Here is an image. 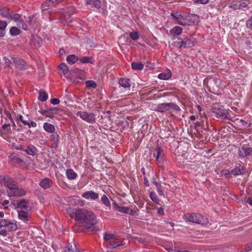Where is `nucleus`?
Instances as JSON below:
<instances>
[{
    "label": "nucleus",
    "instance_id": "nucleus-59",
    "mask_svg": "<svg viewBox=\"0 0 252 252\" xmlns=\"http://www.w3.org/2000/svg\"><path fill=\"white\" fill-rule=\"evenodd\" d=\"M5 114L6 115L7 117L10 120V122H13V119L10 113L7 111H6Z\"/></svg>",
    "mask_w": 252,
    "mask_h": 252
},
{
    "label": "nucleus",
    "instance_id": "nucleus-37",
    "mask_svg": "<svg viewBox=\"0 0 252 252\" xmlns=\"http://www.w3.org/2000/svg\"><path fill=\"white\" fill-rule=\"evenodd\" d=\"M241 150L243 151L246 157L249 156L252 153V147H247L245 145H243L241 147Z\"/></svg>",
    "mask_w": 252,
    "mask_h": 252
},
{
    "label": "nucleus",
    "instance_id": "nucleus-13",
    "mask_svg": "<svg viewBox=\"0 0 252 252\" xmlns=\"http://www.w3.org/2000/svg\"><path fill=\"white\" fill-rule=\"evenodd\" d=\"M119 84L120 87L124 88L126 90H129L131 86V81L129 79L121 78L119 80Z\"/></svg>",
    "mask_w": 252,
    "mask_h": 252
},
{
    "label": "nucleus",
    "instance_id": "nucleus-2",
    "mask_svg": "<svg viewBox=\"0 0 252 252\" xmlns=\"http://www.w3.org/2000/svg\"><path fill=\"white\" fill-rule=\"evenodd\" d=\"M170 15L176 24L183 26L189 25L191 18H194V20L198 19V16L196 15L191 14L190 16L186 13L178 11H172Z\"/></svg>",
    "mask_w": 252,
    "mask_h": 252
},
{
    "label": "nucleus",
    "instance_id": "nucleus-63",
    "mask_svg": "<svg viewBox=\"0 0 252 252\" xmlns=\"http://www.w3.org/2000/svg\"><path fill=\"white\" fill-rule=\"evenodd\" d=\"M38 112L40 113L43 115H44V116H46V114L48 113V109H45V110H39Z\"/></svg>",
    "mask_w": 252,
    "mask_h": 252
},
{
    "label": "nucleus",
    "instance_id": "nucleus-64",
    "mask_svg": "<svg viewBox=\"0 0 252 252\" xmlns=\"http://www.w3.org/2000/svg\"><path fill=\"white\" fill-rule=\"evenodd\" d=\"M160 186H158V188H157L158 191L160 195L162 196L164 195L163 191L162 190V189H160Z\"/></svg>",
    "mask_w": 252,
    "mask_h": 252
},
{
    "label": "nucleus",
    "instance_id": "nucleus-43",
    "mask_svg": "<svg viewBox=\"0 0 252 252\" xmlns=\"http://www.w3.org/2000/svg\"><path fill=\"white\" fill-rule=\"evenodd\" d=\"M230 8L234 9V10H237V9H240L238 0L236 2H232L229 6Z\"/></svg>",
    "mask_w": 252,
    "mask_h": 252
},
{
    "label": "nucleus",
    "instance_id": "nucleus-19",
    "mask_svg": "<svg viewBox=\"0 0 252 252\" xmlns=\"http://www.w3.org/2000/svg\"><path fill=\"white\" fill-rule=\"evenodd\" d=\"M154 155L156 158V159L159 162L163 161L164 154L163 150L161 148L158 147L156 149V153H154Z\"/></svg>",
    "mask_w": 252,
    "mask_h": 252
},
{
    "label": "nucleus",
    "instance_id": "nucleus-36",
    "mask_svg": "<svg viewBox=\"0 0 252 252\" xmlns=\"http://www.w3.org/2000/svg\"><path fill=\"white\" fill-rule=\"evenodd\" d=\"M59 69L62 71L63 74H66L69 71L68 67L65 63H62L59 65Z\"/></svg>",
    "mask_w": 252,
    "mask_h": 252
},
{
    "label": "nucleus",
    "instance_id": "nucleus-4",
    "mask_svg": "<svg viewBox=\"0 0 252 252\" xmlns=\"http://www.w3.org/2000/svg\"><path fill=\"white\" fill-rule=\"evenodd\" d=\"M75 114L88 123L94 124L96 121V115L93 113H88L87 111H77Z\"/></svg>",
    "mask_w": 252,
    "mask_h": 252
},
{
    "label": "nucleus",
    "instance_id": "nucleus-35",
    "mask_svg": "<svg viewBox=\"0 0 252 252\" xmlns=\"http://www.w3.org/2000/svg\"><path fill=\"white\" fill-rule=\"evenodd\" d=\"M102 203L107 207L110 208L111 203L110 202L105 194H103L101 198Z\"/></svg>",
    "mask_w": 252,
    "mask_h": 252
},
{
    "label": "nucleus",
    "instance_id": "nucleus-49",
    "mask_svg": "<svg viewBox=\"0 0 252 252\" xmlns=\"http://www.w3.org/2000/svg\"><path fill=\"white\" fill-rule=\"evenodd\" d=\"M150 196L152 201L156 202L158 200L157 195L155 192L151 191L150 193Z\"/></svg>",
    "mask_w": 252,
    "mask_h": 252
},
{
    "label": "nucleus",
    "instance_id": "nucleus-15",
    "mask_svg": "<svg viewBox=\"0 0 252 252\" xmlns=\"http://www.w3.org/2000/svg\"><path fill=\"white\" fill-rule=\"evenodd\" d=\"M4 185L9 189V190H11L16 188V186L18 184L12 178L8 176Z\"/></svg>",
    "mask_w": 252,
    "mask_h": 252
},
{
    "label": "nucleus",
    "instance_id": "nucleus-54",
    "mask_svg": "<svg viewBox=\"0 0 252 252\" xmlns=\"http://www.w3.org/2000/svg\"><path fill=\"white\" fill-rule=\"evenodd\" d=\"M50 102L53 105H56L59 103L60 100L56 98H52L51 99Z\"/></svg>",
    "mask_w": 252,
    "mask_h": 252
},
{
    "label": "nucleus",
    "instance_id": "nucleus-33",
    "mask_svg": "<svg viewBox=\"0 0 252 252\" xmlns=\"http://www.w3.org/2000/svg\"><path fill=\"white\" fill-rule=\"evenodd\" d=\"M8 19L18 22L21 19V16L19 14L14 13L13 12L10 11Z\"/></svg>",
    "mask_w": 252,
    "mask_h": 252
},
{
    "label": "nucleus",
    "instance_id": "nucleus-46",
    "mask_svg": "<svg viewBox=\"0 0 252 252\" xmlns=\"http://www.w3.org/2000/svg\"><path fill=\"white\" fill-rule=\"evenodd\" d=\"M9 220L0 219V227H4L6 228Z\"/></svg>",
    "mask_w": 252,
    "mask_h": 252
},
{
    "label": "nucleus",
    "instance_id": "nucleus-62",
    "mask_svg": "<svg viewBox=\"0 0 252 252\" xmlns=\"http://www.w3.org/2000/svg\"><path fill=\"white\" fill-rule=\"evenodd\" d=\"M0 235L5 236L7 235V230L6 229H2L0 230Z\"/></svg>",
    "mask_w": 252,
    "mask_h": 252
},
{
    "label": "nucleus",
    "instance_id": "nucleus-53",
    "mask_svg": "<svg viewBox=\"0 0 252 252\" xmlns=\"http://www.w3.org/2000/svg\"><path fill=\"white\" fill-rule=\"evenodd\" d=\"M10 123L5 124L2 126V127L4 131H5L6 132H8L9 130H10V129L8 128V127L10 126Z\"/></svg>",
    "mask_w": 252,
    "mask_h": 252
},
{
    "label": "nucleus",
    "instance_id": "nucleus-7",
    "mask_svg": "<svg viewBox=\"0 0 252 252\" xmlns=\"http://www.w3.org/2000/svg\"><path fill=\"white\" fill-rule=\"evenodd\" d=\"M9 197L22 196L26 194V190L21 188H19L18 185L16 188L11 190L7 191Z\"/></svg>",
    "mask_w": 252,
    "mask_h": 252
},
{
    "label": "nucleus",
    "instance_id": "nucleus-61",
    "mask_svg": "<svg viewBox=\"0 0 252 252\" xmlns=\"http://www.w3.org/2000/svg\"><path fill=\"white\" fill-rule=\"evenodd\" d=\"M209 0H196V2L201 4H206L208 2Z\"/></svg>",
    "mask_w": 252,
    "mask_h": 252
},
{
    "label": "nucleus",
    "instance_id": "nucleus-23",
    "mask_svg": "<svg viewBox=\"0 0 252 252\" xmlns=\"http://www.w3.org/2000/svg\"><path fill=\"white\" fill-rule=\"evenodd\" d=\"M18 218L20 220L26 222L29 220V215L27 212L19 211H18Z\"/></svg>",
    "mask_w": 252,
    "mask_h": 252
},
{
    "label": "nucleus",
    "instance_id": "nucleus-9",
    "mask_svg": "<svg viewBox=\"0 0 252 252\" xmlns=\"http://www.w3.org/2000/svg\"><path fill=\"white\" fill-rule=\"evenodd\" d=\"M113 208L114 210H116L121 213L132 215H133V211L132 209L127 207L120 206L115 202L113 203Z\"/></svg>",
    "mask_w": 252,
    "mask_h": 252
},
{
    "label": "nucleus",
    "instance_id": "nucleus-5",
    "mask_svg": "<svg viewBox=\"0 0 252 252\" xmlns=\"http://www.w3.org/2000/svg\"><path fill=\"white\" fill-rule=\"evenodd\" d=\"M212 112L216 115L217 118L230 120L229 114L222 106L220 107H214L212 108Z\"/></svg>",
    "mask_w": 252,
    "mask_h": 252
},
{
    "label": "nucleus",
    "instance_id": "nucleus-47",
    "mask_svg": "<svg viewBox=\"0 0 252 252\" xmlns=\"http://www.w3.org/2000/svg\"><path fill=\"white\" fill-rule=\"evenodd\" d=\"M246 28L252 30V16L246 21Z\"/></svg>",
    "mask_w": 252,
    "mask_h": 252
},
{
    "label": "nucleus",
    "instance_id": "nucleus-6",
    "mask_svg": "<svg viewBox=\"0 0 252 252\" xmlns=\"http://www.w3.org/2000/svg\"><path fill=\"white\" fill-rule=\"evenodd\" d=\"M186 221L201 224L204 222V218L201 214L192 213L189 215Z\"/></svg>",
    "mask_w": 252,
    "mask_h": 252
},
{
    "label": "nucleus",
    "instance_id": "nucleus-14",
    "mask_svg": "<svg viewBox=\"0 0 252 252\" xmlns=\"http://www.w3.org/2000/svg\"><path fill=\"white\" fill-rule=\"evenodd\" d=\"M82 197L87 199L96 200L98 198V194L92 190L87 191L84 192Z\"/></svg>",
    "mask_w": 252,
    "mask_h": 252
},
{
    "label": "nucleus",
    "instance_id": "nucleus-12",
    "mask_svg": "<svg viewBox=\"0 0 252 252\" xmlns=\"http://www.w3.org/2000/svg\"><path fill=\"white\" fill-rule=\"evenodd\" d=\"M59 137V135L57 132L51 135L50 139L51 142V147L52 148L57 149L60 143Z\"/></svg>",
    "mask_w": 252,
    "mask_h": 252
},
{
    "label": "nucleus",
    "instance_id": "nucleus-60",
    "mask_svg": "<svg viewBox=\"0 0 252 252\" xmlns=\"http://www.w3.org/2000/svg\"><path fill=\"white\" fill-rule=\"evenodd\" d=\"M158 214L159 215H161V216H162L164 214L163 209L161 207H160L158 209Z\"/></svg>",
    "mask_w": 252,
    "mask_h": 252
},
{
    "label": "nucleus",
    "instance_id": "nucleus-48",
    "mask_svg": "<svg viewBox=\"0 0 252 252\" xmlns=\"http://www.w3.org/2000/svg\"><path fill=\"white\" fill-rule=\"evenodd\" d=\"M80 62L82 63H89L91 62V59L88 57H83L80 59Z\"/></svg>",
    "mask_w": 252,
    "mask_h": 252
},
{
    "label": "nucleus",
    "instance_id": "nucleus-22",
    "mask_svg": "<svg viewBox=\"0 0 252 252\" xmlns=\"http://www.w3.org/2000/svg\"><path fill=\"white\" fill-rule=\"evenodd\" d=\"M86 1L88 5H92L97 9L101 7V4L99 0H86Z\"/></svg>",
    "mask_w": 252,
    "mask_h": 252
},
{
    "label": "nucleus",
    "instance_id": "nucleus-34",
    "mask_svg": "<svg viewBox=\"0 0 252 252\" xmlns=\"http://www.w3.org/2000/svg\"><path fill=\"white\" fill-rule=\"evenodd\" d=\"M158 77L161 80H167L171 77V73L169 70H168L167 72L160 73Z\"/></svg>",
    "mask_w": 252,
    "mask_h": 252
},
{
    "label": "nucleus",
    "instance_id": "nucleus-44",
    "mask_svg": "<svg viewBox=\"0 0 252 252\" xmlns=\"http://www.w3.org/2000/svg\"><path fill=\"white\" fill-rule=\"evenodd\" d=\"M18 26L24 30H27L28 29V26L24 22V21L21 19L18 22Z\"/></svg>",
    "mask_w": 252,
    "mask_h": 252
},
{
    "label": "nucleus",
    "instance_id": "nucleus-58",
    "mask_svg": "<svg viewBox=\"0 0 252 252\" xmlns=\"http://www.w3.org/2000/svg\"><path fill=\"white\" fill-rule=\"evenodd\" d=\"M238 154L240 157H241V158H245L246 157V156H244L245 155L244 152L242 150L239 149L238 150Z\"/></svg>",
    "mask_w": 252,
    "mask_h": 252
},
{
    "label": "nucleus",
    "instance_id": "nucleus-21",
    "mask_svg": "<svg viewBox=\"0 0 252 252\" xmlns=\"http://www.w3.org/2000/svg\"><path fill=\"white\" fill-rule=\"evenodd\" d=\"M183 31V29L179 26H175L170 30V34L174 37L180 35Z\"/></svg>",
    "mask_w": 252,
    "mask_h": 252
},
{
    "label": "nucleus",
    "instance_id": "nucleus-18",
    "mask_svg": "<svg viewBox=\"0 0 252 252\" xmlns=\"http://www.w3.org/2000/svg\"><path fill=\"white\" fill-rule=\"evenodd\" d=\"M52 184V180L48 178H43L39 183V186L44 189L50 188Z\"/></svg>",
    "mask_w": 252,
    "mask_h": 252
},
{
    "label": "nucleus",
    "instance_id": "nucleus-41",
    "mask_svg": "<svg viewBox=\"0 0 252 252\" xmlns=\"http://www.w3.org/2000/svg\"><path fill=\"white\" fill-rule=\"evenodd\" d=\"M174 46H175L178 48L183 47V41L182 38H178L177 41H174L172 44Z\"/></svg>",
    "mask_w": 252,
    "mask_h": 252
},
{
    "label": "nucleus",
    "instance_id": "nucleus-16",
    "mask_svg": "<svg viewBox=\"0 0 252 252\" xmlns=\"http://www.w3.org/2000/svg\"><path fill=\"white\" fill-rule=\"evenodd\" d=\"M169 109V103H163L159 104L155 108V110L157 112L164 113L166 112Z\"/></svg>",
    "mask_w": 252,
    "mask_h": 252
},
{
    "label": "nucleus",
    "instance_id": "nucleus-40",
    "mask_svg": "<svg viewBox=\"0 0 252 252\" xmlns=\"http://www.w3.org/2000/svg\"><path fill=\"white\" fill-rule=\"evenodd\" d=\"M17 228V225L9 220L6 229H7L8 231H13L16 230Z\"/></svg>",
    "mask_w": 252,
    "mask_h": 252
},
{
    "label": "nucleus",
    "instance_id": "nucleus-17",
    "mask_svg": "<svg viewBox=\"0 0 252 252\" xmlns=\"http://www.w3.org/2000/svg\"><path fill=\"white\" fill-rule=\"evenodd\" d=\"M244 167L241 165H239L238 166H236L234 169H233L230 172L229 174L231 175H233V176H237L243 174L244 173Z\"/></svg>",
    "mask_w": 252,
    "mask_h": 252
},
{
    "label": "nucleus",
    "instance_id": "nucleus-56",
    "mask_svg": "<svg viewBox=\"0 0 252 252\" xmlns=\"http://www.w3.org/2000/svg\"><path fill=\"white\" fill-rule=\"evenodd\" d=\"M8 176L0 175V183L4 184L5 181L7 179Z\"/></svg>",
    "mask_w": 252,
    "mask_h": 252
},
{
    "label": "nucleus",
    "instance_id": "nucleus-26",
    "mask_svg": "<svg viewBox=\"0 0 252 252\" xmlns=\"http://www.w3.org/2000/svg\"><path fill=\"white\" fill-rule=\"evenodd\" d=\"M7 23L6 21L0 20V37H3L5 34V29Z\"/></svg>",
    "mask_w": 252,
    "mask_h": 252
},
{
    "label": "nucleus",
    "instance_id": "nucleus-10",
    "mask_svg": "<svg viewBox=\"0 0 252 252\" xmlns=\"http://www.w3.org/2000/svg\"><path fill=\"white\" fill-rule=\"evenodd\" d=\"M15 67L20 70H25L26 69V63L22 59L17 58H11Z\"/></svg>",
    "mask_w": 252,
    "mask_h": 252
},
{
    "label": "nucleus",
    "instance_id": "nucleus-55",
    "mask_svg": "<svg viewBox=\"0 0 252 252\" xmlns=\"http://www.w3.org/2000/svg\"><path fill=\"white\" fill-rule=\"evenodd\" d=\"M57 110L58 109L57 108L48 109V113L54 115L57 113Z\"/></svg>",
    "mask_w": 252,
    "mask_h": 252
},
{
    "label": "nucleus",
    "instance_id": "nucleus-20",
    "mask_svg": "<svg viewBox=\"0 0 252 252\" xmlns=\"http://www.w3.org/2000/svg\"><path fill=\"white\" fill-rule=\"evenodd\" d=\"M23 151L27 154L34 156L36 155L37 152V149L33 145H30L28 146L27 148L23 149Z\"/></svg>",
    "mask_w": 252,
    "mask_h": 252
},
{
    "label": "nucleus",
    "instance_id": "nucleus-32",
    "mask_svg": "<svg viewBox=\"0 0 252 252\" xmlns=\"http://www.w3.org/2000/svg\"><path fill=\"white\" fill-rule=\"evenodd\" d=\"M131 67L133 69L141 70L143 69L144 65L139 62H133L131 63Z\"/></svg>",
    "mask_w": 252,
    "mask_h": 252
},
{
    "label": "nucleus",
    "instance_id": "nucleus-38",
    "mask_svg": "<svg viewBox=\"0 0 252 252\" xmlns=\"http://www.w3.org/2000/svg\"><path fill=\"white\" fill-rule=\"evenodd\" d=\"M20 30L16 27H12L10 30V33L12 36H16L20 33Z\"/></svg>",
    "mask_w": 252,
    "mask_h": 252
},
{
    "label": "nucleus",
    "instance_id": "nucleus-27",
    "mask_svg": "<svg viewBox=\"0 0 252 252\" xmlns=\"http://www.w3.org/2000/svg\"><path fill=\"white\" fill-rule=\"evenodd\" d=\"M66 175L68 179L73 180L76 178L77 174L72 169H68L66 171Z\"/></svg>",
    "mask_w": 252,
    "mask_h": 252
},
{
    "label": "nucleus",
    "instance_id": "nucleus-8",
    "mask_svg": "<svg viewBox=\"0 0 252 252\" xmlns=\"http://www.w3.org/2000/svg\"><path fill=\"white\" fill-rule=\"evenodd\" d=\"M183 46L184 48H191L194 46L196 43L195 38L192 36L186 37L182 38Z\"/></svg>",
    "mask_w": 252,
    "mask_h": 252
},
{
    "label": "nucleus",
    "instance_id": "nucleus-52",
    "mask_svg": "<svg viewBox=\"0 0 252 252\" xmlns=\"http://www.w3.org/2000/svg\"><path fill=\"white\" fill-rule=\"evenodd\" d=\"M28 125H27L26 126H28L29 127H35L37 125L36 123L31 121L30 119L28 121Z\"/></svg>",
    "mask_w": 252,
    "mask_h": 252
},
{
    "label": "nucleus",
    "instance_id": "nucleus-31",
    "mask_svg": "<svg viewBox=\"0 0 252 252\" xmlns=\"http://www.w3.org/2000/svg\"><path fill=\"white\" fill-rule=\"evenodd\" d=\"M10 10L6 7L0 8V14L4 18L8 19L9 17Z\"/></svg>",
    "mask_w": 252,
    "mask_h": 252
},
{
    "label": "nucleus",
    "instance_id": "nucleus-45",
    "mask_svg": "<svg viewBox=\"0 0 252 252\" xmlns=\"http://www.w3.org/2000/svg\"><path fill=\"white\" fill-rule=\"evenodd\" d=\"M86 87L95 88L96 84L94 81H87L86 83Z\"/></svg>",
    "mask_w": 252,
    "mask_h": 252
},
{
    "label": "nucleus",
    "instance_id": "nucleus-25",
    "mask_svg": "<svg viewBox=\"0 0 252 252\" xmlns=\"http://www.w3.org/2000/svg\"><path fill=\"white\" fill-rule=\"evenodd\" d=\"M54 5V1L53 0H47L43 2L41 5L42 11H45L47 10L49 7Z\"/></svg>",
    "mask_w": 252,
    "mask_h": 252
},
{
    "label": "nucleus",
    "instance_id": "nucleus-29",
    "mask_svg": "<svg viewBox=\"0 0 252 252\" xmlns=\"http://www.w3.org/2000/svg\"><path fill=\"white\" fill-rule=\"evenodd\" d=\"M78 61V58L75 55H70L68 56L66 58V61L68 63L70 64H72L75 63Z\"/></svg>",
    "mask_w": 252,
    "mask_h": 252
},
{
    "label": "nucleus",
    "instance_id": "nucleus-42",
    "mask_svg": "<svg viewBox=\"0 0 252 252\" xmlns=\"http://www.w3.org/2000/svg\"><path fill=\"white\" fill-rule=\"evenodd\" d=\"M129 37L133 40H136L139 38V33L137 32H133L129 33Z\"/></svg>",
    "mask_w": 252,
    "mask_h": 252
},
{
    "label": "nucleus",
    "instance_id": "nucleus-11",
    "mask_svg": "<svg viewBox=\"0 0 252 252\" xmlns=\"http://www.w3.org/2000/svg\"><path fill=\"white\" fill-rule=\"evenodd\" d=\"M30 201L25 199H22L18 201L17 203V208H21L27 211L32 210V206L29 205Z\"/></svg>",
    "mask_w": 252,
    "mask_h": 252
},
{
    "label": "nucleus",
    "instance_id": "nucleus-51",
    "mask_svg": "<svg viewBox=\"0 0 252 252\" xmlns=\"http://www.w3.org/2000/svg\"><path fill=\"white\" fill-rule=\"evenodd\" d=\"M3 60L4 61V64L6 67H11V62L7 58L4 57Z\"/></svg>",
    "mask_w": 252,
    "mask_h": 252
},
{
    "label": "nucleus",
    "instance_id": "nucleus-1",
    "mask_svg": "<svg viewBox=\"0 0 252 252\" xmlns=\"http://www.w3.org/2000/svg\"><path fill=\"white\" fill-rule=\"evenodd\" d=\"M75 218L77 220L80 221L87 229L91 231L98 230V227L95 225L97 222L96 217L93 212L83 209H79L76 211Z\"/></svg>",
    "mask_w": 252,
    "mask_h": 252
},
{
    "label": "nucleus",
    "instance_id": "nucleus-57",
    "mask_svg": "<svg viewBox=\"0 0 252 252\" xmlns=\"http://www.w3.org/2000/svg\"><path fill=\"white\" fill-rule=\"evenodd\" d=\"M19 119L24 125H28V121L24 120L23 119V117L21 115H19Z\"/></svg>",
    "mask_w": 252,
    "mask_h": 252
},
{
    "label": "nucleus",
    "instance_id": "nucleus-50",
    "mask_svg": "<svg viewBox=\"0 0 252 252\" xmlns=\"http://www.w3.org/2000/svg\"><path fill=\"white\" fill-rule=\"evenodd\" d=\"M174 108L175 110L177 111H181V109L179 106H178L177 105L175 104L174 103L170 102L169 103V108Z\"/></svg>",
    "mask_w": 252,
    "mask_h": 252
},
{
    "label": "nucleus",
    "instance_id": "nucleus-30",
    "mask_svg": "<svg viewBox=\"0 0 252 252\" xmlns=\"http://www.w3.org/2000/svg\"><path fill=\"white\" fill-rule=\"evenodd\" d=\"M64 252H80L78 249L76 248V246L75 244L73 245L69 244L65 248Z\"/></svg>",
    "mask_w": 252,
    "mask_h": 252
},
{
    "label": "nucleus",
    "instance_id": "nucleus-3",
    "mask_svg": "<svg viewBox=\"0 0 252 252\" xmlns=\"http://www.w3.org/2000/svg\"><path fill=\"white\" fill-rule=\"evenodd\" d=\"M103 239L105 245L111 249L115 248L120 246L124 245L125 243L124 241H120L116 238L114 235L105 233L103 235Z\"/></svg>",
    "mask_w": 252,
    "mask_h": 252
},
{
    "label": "nucleus",
    "instance_id": "nucleus-39",
    "mask_svg": "<svg viewBox=\"0 0 252 252\" xmlns=\"http://www.w3.org/2000/svg\"><path fill=\"white\" fill-rule=\"evenodd\" d=\"M238 2L240 9L247 7L250 3L249 0H240Z\"/></svg>",
    "mask_w": 252,
    "mask_h": 252
},
{
    "label": "nucleus",
    "instance_id": "nucleus-24",
    "mask_svg": "<svg viewBox=\"0 0 252 252\" xmlns=\"http://www.w3.org/2000/svg\"><path fill=\"white\" fill-rule=\"evenodd\" d=\"M44 129L49 133H55V126L53 125L49 124L48 123H45L43 125Z\"/></svg>",
    "mask_w": 252,
    "mask_h": 252
},
{
    "label": "nucleus",
    "instance_id": "nucleus-28",
    "mask_svg": "<svg viewBox=\"0 0 252 252\" xmlns=\"http://www.w3.org/2000/svg\"><path fill=\"white\" fill-rule=\"evenodd\" d=\"M48 98V94L43 90H41L38 93V99L42 102L45 101Z\"/></svg>",
    "mask_w": 252,
    "mask_h": 252
}]
</instances>
